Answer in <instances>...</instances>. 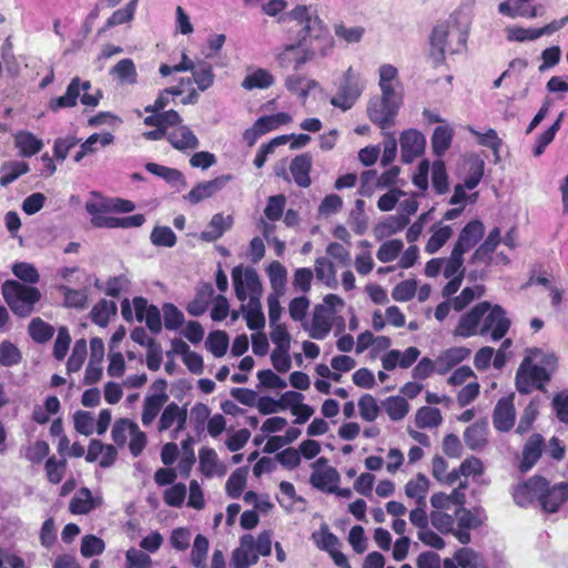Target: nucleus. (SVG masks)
<instances>
[{"instance_id": "f257e3e1", "label": "nucleus", "mask_w": 568, "mask_h": 568, "mask_svg": "<svg viewBox=\"0 0 568 568\" xmlns=\"http://www.w3.org/2000/svg\"><path fill=\"white\" fill-rule=\"evenodd\" d=\"M281 21L293 22L290 31L297 33L295 43L285 45L284 51L278 55L282 65L293 64L294 70H298L306 61L313 57L312 51L300 52L298 48L303 45L307 39L323 38L328 47L333 45V39L323 21L317 16H312L306 6H296L286 16L281 17Z\"/></svg>"}, {"instance_id": "f03ea898", "label": "nucleus", "mask_w": 568, "mask_h": 568, "mask_svg": "<svg viewBox=\"0 0 568 568\" xmlns=\"http://www.w3.org/2000/svg\"><path fill=\"white\" fill-rule=\"evenodd\" d=\"M396 81H378L382 91L379 102L373 103L368 108V115L373 123L385 130L394 124V119L402 103V95L395 91Z\"/></svg>"}, {"instance_id": "7ed1b4c3", "label": "nucleus", "mask_w": 568, "mask_h": 568, "mask_svg": "<svg viewBox=\"0 0 568 568\" xmlns=\"http://www.w3.org/2000/svg\"><path fill=\"white\" fill-rule=\"evenodd\" d=\"M92 84L89 80L81 81L79 77H74L63 95L53 98L49 101V109L52 112H57L60 109L73 108L78 104V100L90 108H95L102 99L101 90H97L95 93H90Z\"/></svg>"}, {"instance_id": "20e7f679", "label": "nucleus", "mask_w": 568, "mask_h": 568, "mask_svg": "<svg viewBox=\"0 0 568 568\" xmlns=\"http://www.w3.org/2000/svg\"><path fill=\"white\" fill-rule=\"evenodd\" d=\"M2 295L10 310L20 317L29 316L33 312L34 304L41 298L37 287L23 285L14 280L3 283Z\"/></svg>"}, {"instance_id": "39448f33", "label": "nucleus", "mask_w": 568, "mask_h": 568, "mask_svg": "<svg viewBox=\"0 0 568 568\" xmlns=\"http://www.w3.org/2000/svg\"><path fill=\"white\" fill-rule=\"evenodd\" d=\"M94 199L85 203V210L91 215V219L97 216H105L104 213H129L134 211V202L121 197H103L97 192L92 193Z\"/></svg>"}, {"instance_id": "423d86ee", "label": "nucleus", "mask_w": 568, "mask_h": 568, "mask_svg": "<svg viewBox=\"0 0 568 568\" xmlns=\"http://www.w3.org/2000/svg\"><path fill=\"white\" fill-rule=\"evenodd\" d=\"M362 93L358 78L352 68H348L337 89L336 94L331 99V104L344 111L351 109Z\"/></svg>"}, {"instance_id": "0eeeda50", "label": "nucleus", "mask_w": 568, "mask_h": 568, "mask_svg": "<svg viewBox=\"0 0 568 568\" xmlns=\"http://www.w3.org/2000/svg\"><path fill=\"white\" fill-rule=\"evenodd\" d=\"M509 327L510 321L507 318L505 310L500 305H490L483 318L479 334L483 336L489 334L494 341H499L507 334Z\"/></svg>"}, {"instance_id": "6e6552de", "label": "nucleus", "mask_w": 568, "mask_h": 568, "mask_svg": "<svg viewBox=\"0 0 568 568\" xmlns=\"http://www.w3.org/2000/svg\"><path fill=\"white\" fill-rule=\"evenodd\" d=\"M312 467L314 471L310 476L311 485L321 491L331 494L335 485H338L341 481L337 469L327 466V459L325 457H320L312 464Z\"/></svg>"}, {"instance_id": "1a4fd4ad", "label": "nucleus", "mask_w": 568, "mask_h": 568, "mask_svg": "<svg viewBox=\"0 0 568 568\" xmlns=\"http://www.w3.org/2000/svg\"><path fill=\"white\" fill-rule=\"evenodd\" d=\"M479 513L478 508L468 509L458 507L455 510L457 528H455L454 536L460 544H469L471 539L469 530L477 529L483 524Z\"/></svg>"}, {"instance_id": "9d476101", "label": "nucleus", "mask_w": 568, "mask_h": 568, "mask_svg": "<svg viewBox=\"0 0 568 568\" xmlns=\"http://www.w3.org/2000/svg\"><path fill=\"white\" fill-rule=\"evenodd\" d=\"M489 308L490 303L484 301L479 302L470 311L463 314L455 328V335L467 338L479 334V324Z\"/></svg>"}, {"instance_id": "9b49d317", "label": "nucleus", "mask_w": 568, "mask_h": 568, "mask_svg": "<svg viewBox=\"0 0 568 568\" xmlns=\"http://www.w3.org/2000/svg\"><path fill=\"white\" fill-rule=\"evenodd\" d=\"M232 280L235 295L242 302L246 300L247 291L251 294L261 292V282L254 268L248 267L243 273L242 266H235L232 270Z\"/></svg>"}, {"instance_id": "f8f14e48", "label": "nucleus", "mask_w": 568, "mask_h": 568, "mask_svg": "<svg viewBox=\"0 0 568 568\" xmlns=\"http://www.w3.org/2000/svg\"><path fill=\"white\" fill-rule=\"evenodd\" d=\"M187 420V409L185 406H179L176 403L171 402L168 404L162 414L160 416L158 423V430L165 432L170 429L173 425L175 428L173 430L172 438H176V435L182 432L186 426Z\"/></svg>"}, {"instance_id": "ddd939ff", "label": "nucleus", "mask_w": 568, "mask_h": 568, "mask_svg": "<svg viewBox=\"0 0 568 568\" xmlns=\"http://www.w3.org/2000/svg\"><path fill=\"white\" fill-rule=\"evenodd\" d=\"M549 481L542 476H532L528 480L518 485L514 491V498L518 505H525L537 499L541 501V495H544Z\"/></svg>"}, {"instance_id": "4468645a", "label": "nucleus", "mask_w": 568, "mask_h": 568, "mask_svg": "<svg viewBox=\"0 0 568 568\" xmlns=\"http://www.w3.org/2000/svg\"><path fill=\"white\" fill-rule=\"evenodd\" d=\"M514 394L498 399L493 412V425L498 432H508L515 425Z\"/></svg>"}, {"instance_id": "2eb2a0df", "label": "nucleus", "mask_w": 568, "mask_h": 568, "mask_svg": "<svg viewBox=\"0 0 568 568\" xmlns=\"http://www.w3.org/2000/svg\"><path fill=\"white\" fill-rule=\"evenodd\" d=\"M426 145L425 136L415 129H408L400 134L402 161L413 162L423 154Z\"/></svg>"}, {"instance_id": "dca6fc26", "label": "nucleus", "mask_w": 568, "mask_h": 568, "mask_svg": "<svg viewBox=\"0 0 568 568\" xmlns=\"http://www.w3.org/2000/svg\"><path fill=\"white\" fill-rule=\"evenodd\" d=\"M484 234V223L480 220H473L462 229L454 247L466 253L483 239Z\"/></svg>"}, {"instance_id": "f3484780", "label": "nucleus", "mask_w": 568, "mask_h": 568, "mask_svg": "<svg viewBox=\"0 0 568 568\" xmlns=\"http://www.w3.org/2000/svg\"><path fill=\"white\" fill-rule=\"evenodd\" d=\"M545 440L540 434H532L526 442L523 449V458L519 463V470L527 473L539 460L542 454Z\"/></svg>"}, {"instance_id": "a211bd4d", "label": "nucleus", "mask_w": 568, "mask_h": 568, "mask_svg": "<svg viewBox=\"0 0 568 568\" xmlns=\"http://www.w3.org/2000/svg\"><path fill=\"white\" fill-rule=\"evenodd\" d=\"M145 223V216L141 213L124 216V217H115V216H97L95 219H91V224L94 227H105V229H133L140 227Z\"/></svg>"}, {"instance_id": "6ab92c4d", "label": "nucleus", "mask_w": 568, "mask_h": 568, "mask_svg": "<svg viewBox=\"0 0 568 568\" xmlns=\"http://www.w3.org/2000/svg\"><path fill=\"white\" fill-rule=\"evenodd\" d=\"M470 355V349L464 346L445 349L436 358V373L447 374L450 369L465 361Z\"/></svg>"}, {"instance_id": "aec40b11", "label": "nucleus", "mask_w": 568, "mask_h": 568, "mask_svg": "<svg viewBox=\"0 0 568 568\" xmlns=\"http://www.w3.org/2000/svg\"><path fill=\"white\" fill-rule=\"evenodd\" d=\"M568 500V483H560L550 487L547 486L541 495L540 505L547 513H557L561 505Z\"/></svg>"}, {"instance_id": "412c9836", "label": "nucleus", "mask_w": 568, "mask_h": 568, "mask_svg": "<svg viewBox=\"0 0 568 568\" xmlns=\"http://www.w3.org/2000/svg\"><path fill=\"white\" fill-rule=\"evenodd\" d=\"M313 158L306 152L300 155H296L290 164V171L294 179V182L300 187H308L311 185V176L310 173L312 171Z\"/></svg>"}, {"instance_id": "4be33fe9", "label": "nucleus", "mask_w": 568, "mask_h": 568, "mask_svg": "<svg viewBox=\"0 0 568 568\" xmlns=\"http://www.w3.org/2000/svg\"><path fill=\"white\" fill-rule=\"evenodd\" d=\"M214 288L211 283H200L194 298L186 305V312L192 316L203 315L213 300Z\"/></svg>"}, {"instance_id": "5701e85b", "label": "nucleus", "mask_w": 568, "mask_h": 568, "mask_svg": "<svg viewBox=\"0 0 568 568\" xmlns=\"http://www.w3.org/2000/svg\"><path fill=\"white\" fill-rule=\"evenodd\" d=\"M227 180L229 178L226 176H219L211 181L201 182L187 193L186 199L190 203L197 204L219 192Z\"/></svg>"}, {"instance_id": "b1692460", "label": "nucleus", "mask_w": 568, "mask_h": 568, "mask_svg": "<svg viewBox=\"0 0 568 568\" xmlns=\"http://www.w3.org/2000/svg\"><path fill=\"white\" fill-rule=\"evenodd\" d=\"M532 0H506L498 6V12L509 18H536L538 6H528Z\"/></svg>"}, {"instance_id": "393cba45", "label": "nucleus", "mask_w": 568, "mask_h": 568, "mask_svg": "<svg viewBox=\"0 0 568 568\" xmlns=\"http://www.w3.org/2000/svg\"><path fill=\"white\" fill-rule=\"evenodd\" d=\"M13 141L19 154L23 158H31L38 154L43 148L42 140L27 130L18 131L13 135Z\"/></svg>"}, {"instance_id": "a878e982", "label": "nucleus", "mask_w": 568, "mask_h": 568, "mask_svg": "<svg viewBox=\"0 0 568 568\" xmlns=\"http://www.w3.org/2000/svg\"><path fill=\"white\" fill-rule=\"evenodd\" d=\"M168 141L170 144L179 151L187 149H196L199 146V140L193 131L186 125H179L173 131L169 132Z\"/></svg>"}, {"instance_id": "bb28decb", "label": "nucleus", "mask_w": 568, "mask_h": 568, "mask_svg": "<svg viewBox=\"0 0 568 568\" xmlns=\"http://www.w3.org/2000/svg\"><path fill=\"white\" fill-rule=\"evenodd\" d=\"M488 427L486 422H476L464 432L466 446L471 450L481 449L487 444Z\"/></svg>"}, {"instance_id": "cd10ccee", "label": "nucleus", "mask_w": 568, "mask_h": 568, "mask_svg": "<svg viewBox=\"0 0 568 568\" xmlns=\"http://www.w3.org/2000/svg\"><path fill=\"white\" fill-rule=\"evenodd\" d=\"M233 223L232 216H224L222 213H216L211 219L209 224L210 230L201 233V239L206 242H213L220 239L225 231L231 229Z\"/></svg>"}, {"instance_id": "c85d7f7f", "label": "nucleus", "mask_w": 568, "mask_h": 568, "mask_svg": "<svg viewBox=\"0 0 568 568\" xmlns=\"http://www.w3.org/2000/svg\"><path fill=\"white\" fill-rule=\"evenodd\" d=\"M242 544L251 548L258 556H270L272 552V534L268 530L262 531L255 539L252 535L242 536Z\"/></svg>"}, {"instance_id": "c756f323", "label": "nucleus", "mask_w": 568, "mask_h": 568, "mask_svg": "<svg viewBox=\"0 0 568 568\" xmlns=\"http://www.w3.org/2000/svg\"><path fill=\"white\" fill-rule=\"evenodd\" d=\"M94 500L91 490L82 487L70 500L69 510L73 515H87L94 509Z\"/></svg>"}, {"instance_id": "7c9ffc66", "label": "nucleus", "mask_w": 568, "mask_h": 568, "mask_svg": "<svg viewBox=\"0 0 568 568\" xmlns=\"http://www.w3.org/2000/svg\"><path fill=\"white\" fill-rule=\"evenodd\" d=\"M453 138L454 130L449 125L437 126L432 135L433 152L437 156L444 155V153L450 148Z\"/></svg>"}, {"instance_id": "2f4dec72", "label": "nucleus", "mask_w": 568, "mask_h": 568, "mask_svg": "<svg viewBox=\"0 0 568 568\" xmlns=\"http://www.w3.org/2000/svg\"><path fill=\"white\" fill-rule=\"evenodd\" d=\"M191 72L200 91H205L213 85L215 75L212 64L207 61H199Z\"/></svg>"}, {"instance_id": "473e14b6", "label": "nucleus", "mask_w": 568, "mask_h": 568, "mask_svg": "<svg viewBox=\"0 0 568 568\" xmlns=\"http://www.w3.org/2000/svg\"><path fill=\"white\" fill-rule=\"evenodd\" d=\"M166 402L168 400H165L163 395L145 396L144 402H143L142 416H141L142 424L144 426L151 425Z\"/></svg>"}, {"instance_id": "72a5a7b5", "label": "nucleus", "mask_w": 568, "mask_h": 568, "mask_svg": "<svg viewBox=\"0 0 568 568\" xmlns=\"http://www.w3.org/2000/svg\"><path fill=\"white\" fill-rule=\"evenodd\" d=\"M274 83V77L266 69H257L254 72L247 74L242 81V87L245 90L254 89H267Z\"/></svg>"}, {"instance_id": "f704fd0d", "label": "nucleus", "mask_w": 568, "mask_h": 568, "mask_svg": "<svg viewBox=\"0 0 568 568\" xmlns=\"http://www.w3.org/2000/svg\"><path fill=\"white\" fill-rule=\"evenodd\" d=\"M443 422L440 410L436 407L423 406L415 415V424L418 428L438 427Z\"/></svg>"}, {"instance_id": "c9c22d12", "label": "nucleus", "mask_w": 568, "mask_h": 568, "mask_svg": "<svg viewBox=\"0 0 568 568\" xmlns=\"http://www.w3.org/2000/svg\"><path fill=\"white\" fill-rule=\"evenodd\" d=\"M116 314V305L112 301L101 300L91 310V320L94 324L105 327L111 315Z\"/></svg>"}, {"instance_id": "e433bc0d", "label": "nucleus", "mask_w": 568, "mask_h": 568, "mask_svg": "<svg viewBox=\"0 0 568 568\" xmlns=\"http://www.w3.org/2000/svg\"><path fill=\"white\" fill-rule=\"evenodd\" d=\"M565 118V111H561L557 120L541 134L538 135L532 153L535 156H540L546 148L554 141L556 133L559 131L561 122Z\"/></svg>"}, {"instance_id": "4c0bfd02", "label": "nucleus", "mask_w": 568, "mask_h": 568, "mask_svg": "<svg viewBox=\"0 0 568 568\" xmlns=\"http://www.w3.org/2000/svg\"><path fill=\"white\" fill-rule=\"evenodd\" d=\"M247 480V468H236L227 478L225 484V490L231 498H239L246 485Z\"/></svg>"}, {"instance_id": "58836bf2", "label": "nucleus", "mask_w": 568, "mask_h": 568, "mask_svg": "<svg viewBox=\"0 0 568 568\" xmlns=\"http://www.w3.org/2000/svg\"><path fill=\"white\" fill-rule=\"evenodd\" d=\"M292 120L291 115L285 112H278L272 115H263L258 118L254 124L262 135L277 129L280 125L286 124Z\"/></svg>"}, {"instance_id": "ea45409f", "label": "nucleus", "mask_w": 568, "mask_h": 568, "mask_svg": "<svg viewBox=\"0 0 568 568\" xmlns=\"http://www.w3.org/2000/svg\"><path fill=\"white\" fill-rule=\"evenodd\" d=\"M323 311L316 308L312 317L310 336L314 339H324L332 329V323Z\"/></svg>"}, {"instance_id": "a19ab883", "label": "nucleus", "mask_w": 568, "mask_h": 568, "mask_svg": "<svg viewBox=\"0 0 568 568\" xmlns=\"http://www.w3.org/2000/svg\"><path fill=\"white\" fill-rule=\"evenodd\" d=\"M139 0H131L123 8L115 10L111 17L106 20L105 26L100 32L105 29L113 28L119 24L130 22L135 13Z\"/></svg>"}, {"instance_id": "79ce46f5", "label": "nucleus", "mask_w": 568, "mask_h": 568, "mask_svg": "<svg viewBox=\"0 0 568 568\" xmlns=\"http://www.w3.org/2000/svg\"><path fill=\"white\" fill-rule=\"evenodd\" d=\"M28 332L34 342L42 344L52 338L54 328L42 318L36 317L30 322Z\"/></svg>"}, {"instance_id": "37998d69", "label": "nucleus", "mask_w": 568, "mask_h": 568, "mask_svg": "<svg viewBox=\"0 0 568 568\" xmlns=\"http://www.w3.org/2000/svg\"><path fill=\"white\" fill-rule=\"evenodd\" d=\"M383 404L388 417L394 422L403 419L409 410L407 400L402 396H389Z\"/></svg>"}, {"instance_id": "c03bdc74", "label": "nucleus", "mask_w": 568, "mask_h": 568, "mask_svg": "<svg viewBox=\"0 0 568 568\" xmlns=\"http://www.w3.org/2000/svg\"><path fill=\"white\" fill-rule=\"evenodd\" d=\"M219 458L213 448L202 447L199 452V468L205 477H212L216 473Z\"/></svg>"}, {"instance_id": "a18cd8bd", "label": "nucleus", "mask_w": 568, "mask_h": 568, "mask_svg": "<svg viewBox=\"0 0 568 568\" xmlns=\"http://www.w3.org/2000/svg\"><path fill=\"white\" fill-rule=\"evenodd\" d=\"M3 175L0 178V184L7 186L21 175L29 172L30 168L27 162L14 161L2 165Z\"/></svg>"}, {"instance_id": "49530a36", "label": "nucleus", "mask_w": 568, "mask_h": 568, "mask_svg": "<svg viewBox=\"0 0 568 568\" xmlns=\"http://www.w3.org/2000/svg\"><path fill=\"white\" fill-rule=\"evenodd\" d=\"M209 551V540L204 535H196L191 551V562L196 568H205Z\"/></svg>"}, {"instance_id": "de8ad7c7", "label": "nucleus", "mask_w": 568, "mask_h": 568, "mask_svg": "<svg viewBox=\"0 0 568 568\" xmlns=\"http://www.w3.org/2000/svg\"><path fill=\"white\" fill-rule=\"evenodd\" d=\"M206 347L213 356H224L229 347V335L224 331L210 333L206 339Z\"/></svg>"}, {"instance_id": "09e8293b", "label": "nucleus", "mask_w": 568, "mask_h": 568, "mask_svg": "<svg viewBox=\"0 0 568 568\" xmlns=\"http://www.w3.org/2000/svg\"><path fill=\"white\" fill-rule=\"evenodd\" d=\"M468 174L465 178L464 184L466 189L473 190L479 184L480 180L483 179L485 163L480 158L475 155L468 160Z\"/></svg>"}, {"instance_id": "8fccbe9b", "label": "nucleus", "mask_w": 568, "mask_h": 568, "mask_svg": "<svg viewBox=\"0 0 568 568\" xmlns=\"http://www.w3.org/2000/svg\"><path fill=\"white\" fill-rule=\"evenodd\" d=\"M464 254L465 253L462 252L460 250L453 247L450 256L446 260L445 266L443 270L444 276L446 278L455 277L456 275H459V274H463V275L465 274V268L463 266L464 265Z\"/></svg>"}, {"instance_id": "3c124183", "label": "nucleus", "mask_w": 568, "mask_h": 568, "mask_svg": "<svg viewBox=\"0 0 568 568\" xmlns=\"http://www.w3.org/2000/svg\"><path fill=\"white\" fill-rule=\"evenodd\" d=\"M111 73L121 82L135 83L136 70L134 62L131 59L120 60L112 69Z\"/></svg>"}, {"instance_id": "603ef678", "label": "nucleus", "mask_w": 568, "mask_h": 568, "mask_svg": "<svg viewBox=\"0 0 568 568\" xmlns=\"http://www.w3.org/2000/svg\"><path fill=\"white\" fill-rule=\"evenodd\" d=\"M22 359L20 349L13 343L3 341L0 343V365L11 367L18 365Z\"/></svg>"}, {"instance_id": "864d4df0", "label": "nucleus", "mask_w": 568, "mask_h": 568, "mask_svg": "<svg viewBox=\"0 0 568 568\" xmlns=\"http://www.w3.org/2000/svg\"><path fill=\"white\" fill-rule=\"evenodd\" d=\"M250 310L245 314L247 327L252 331L263 328L265 325V317L255 296L250 297Z\"/></svg>"}, {"instance_id": "5fc2aeb1", "label": "nucleus", "mask_w": 568, "mask_h": 568, "mask_svg": "<svg viewBox=\"0 0 568 568\" xmlns=\"http://www.w3.org/2000/svg\"><path fill=\"white\" fill-rule=\"evenodd\" d=\"M429 519L434 528H436L440 534L454 535L455 531V517L439 510H433L429 514Z\"/></svg>"}, {"instance_id": "6e6d98bb", "label": "nucleus", "mask_w": 568, "mask_h": 568, "mask_svg": "<svg viewBox=\"0 0 568 568\" xmlns=\"http://www.w3.org/2000/svg\"><path fill=\"white\" fill-rule=\"evenodd\" d=\"M257 560V554H254L251 548L246 547L242 542L241 546L232 554L233 568H248L251 565L256 564Z\"/></svg>"}, {"instance_id": "4d7b16f0", "label": "nucleus", "mask_w": 568, "mask_h": 568, "mask_svg": "<svg viewBox=\"0 0 568 568\" xmlns=\"http://www.w3.org/2000/svg\"><path fill=\"white\" fill-rule=\"evenodd\" d=\"M453 230L449 225H445L434 231L432 236L428 239L425 251L428 254H434L439 251L444 244L450 239Z\"/></svg>"}, {"instance_id": "13d9d810", "label": "nucleus", "mask_w": 568, "mask_h": 568, "mask_svg": "<svg viewBox=\"0 0 568 568\" xmlns=\"http://www.w3.org/2000/svg\"><path fill=\"white\" fill-rule=\"evenodd\" d=\"M87 343L84 339L75 342L72 353L67 362V369L69 373H75L81 369L87 357Z\"/></svg>"}, {"instance_id": "bf43d9fd", "label": "nucleus", "mask_w": 568, "mask_h": 568, "mask_svg": "<svg viewBox=\"0 0 568 568\" xmlns=\"http://www.w3.org/2000/svg\"><path fill=\"white\" fill-rule=\"evenodd\" d=\"M361 417L366 422H374L379 415V406L371 394H364L358 399Z\"/></svg>"}, {"instance_id": "052dcab7", "label": "nucleus", "mask_w": 568, "mask_h": 568, "mask_svg": "<svg viewBox=\"0 0 568 568\" xmlns=\"http://www.w3.org/2000/svg\"><path fill=\"white\" fill-rule=\"evenodd\" d=\"M65 467V459L58 460L55 456L49 457L44 464L48 480L54 485L59 484L64 476Z\"/></svg>"}, {"instance_id": "680f3d73", "label": "nucleus", "mask_w": 568, "mask_h": 568, "mask_svg": "<svg viewBox=\"0 0 568 568\" xmlns=\"http://www.w3.org/2000/svg\"><path fill=\"white\" fill-rule=\"evenodd\" d=\"M334 32L339 40L346 43H357L363 39L365 29L361 26L346 27L344 23H336L334 26Z\"/></svg>"}, {"instance_id": "e2e57ef3", "label": "nucleus", "mask_w": 568, "mask_h": 568, "mask_svg": "<svg viewBox=\"0 0 568 568\" xmlns=\"http://www.w3.org/2000/svg\"><path fill=\"white\" fill-rule=\"evenodd\" d=\"M105 544L102 538L95 535H85L81 540L80 551L85 558L101 555L104 551Z\"/></svg>"}, {"instance_id": "0e129e2a", "label": "nucleus", "mask_w": 568, "mask_h": 568, "mask_svg": "<svg viewBox=\"0 0 568 568\" xmlns=\"http://www.w3.org/2000/svg\"><path fill=\"white\" fill-rule=\"evenodd\" d=\"M164 316V326L166 329L174 331L184 323L183 313L172 303H164L162 306Z\"/></svg>"}, {"instance_id": "69168bd1", "label": "nucleus", "mask_w": 568, "mask_h": 568, "mask_svg": "<svg viewBox=\"0 0 568 568\" xmlns=\"http://www.w3.org/2000/svg\"><path fill=\"white\" fill-rule=\"evenodd\" d=\"M403 242L400 240H389L384 242L377 253L376 257L382 263H388L394 261L403 250Z\"/></svg>"}, {"instance_id": "338daca9", "label": "nucleus", "mask_w": 568, "mask_h": 568, "mask_svg": "<svg viewBox=\"0 0 568 568\" xmlns=\"http://www.w3.org/2000/svg\"><path fill=\"white\" fill-rule=\"evenodd\" d=\"M429 480L424 474H417L405 485V494L408 498H415L427 495Z\"/></svg>"}, {"instance_id": "774afa93", "label": "nucleus", "mask_w": 568, "mask_h": 568, "mask_svg": "<svg viewBox=\"0 0 568 568\" xmlns=\"http://www.w3.org/2000/svg\"><path fill=\"white\" fill-rule=\"evenodd\" d=\"M125 568H152V559L146 552L132 547L125 552Z\"/></svg>"}]
</instances>
